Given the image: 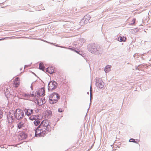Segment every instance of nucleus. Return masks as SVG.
<instances>
[{
    "instance_id": "nucleus-8",
    "label": "nucleus",
    "mask_w": 151,
    "mask_h": 151,
    "mask_svg": "<svg viewBox=\"0 0 151 151\" xmlns=\"http://www.w3.org/2000/svg\"><path fill=\"white\" fill-rule=\"evenodd\" d=\"M37 98H37L36 99L35 98H33V99L34 100H35V102L37 105L40 106L42 105L45 103V102H44L42 100L40 99H38Z\"/></svg>"
},
{
    "instance_id": "nucleus-26",
    "label": "nucleus",
    "mask_w": 151,
    "mask_h": 151,
    "mask_svg": "<svg viewBox=\"0 0 151 151\" xmlns=\"http://www.w3.org/2000/svg\"><path fill=\"white\" fill-rule=\"evenodd\" d=\"M135 20H136V19H133L132 20V22L133 23V24H134L135 22Z\"/></svg>"
},
{
    "instance_id": "nucleus-12",
    "label": "nucleus",
    "mask_w": 151,
    "mask_h": 151,
    "mask_svg": "<svg viewBox=\"0 0 151 151\" xmlns=\"http://www.w3.org/2000/svg\"><path fill=\"white\" fill-rule=\"evenodd\" d=\"M47 71L50 74H52L54 72V68L52 67H48L47 69Z\"/></svg>"
},
{
    "instance_id": "nucleus-20",
    "label": "nucleus",
    "mask_w": 151,
    "mask_h": 151,
    "mask_svg": "<svg viewBox=\"0 0 151 151\" xmlns=\"http://www.w3.org/2000/svg\"><path fill=\"white\" fill-rule=\"evenodd\" d=\"M34 124L36 126H37L40 123V121L38 120H35L34 122Z\"/></svg>"
},
{
    "instance_id": "nucleus-1",
    "label": "nucleus",
    "mask_w": 151,
    "mask_h": 151,
    "mask_svg": "<svg viewBox=\"0 0 151 151\" xmlns=\"http://www.w3.org/2000/svg\"><path fill=\"white\" fill-rule=\"evenodd\" d=\"M11 114H12L11 116L12 118H16L18 119H22L24 115L23 111L19 109H17L15 111H12Z\"/></svg>"
},
{
    "instance_id": "nucleus-10",
    "label": "nucleus",
    "mask_w": 151,
    "mask_h": 151,
    "mask_svg": "<svg viewBox=\"0 0 151 151\" xmlns=\"http://www.w3.org/2000/svg\"><path fill=\"white\" fill-rule=\"evenodd\" d=\"M27 135L22 132H20L18 135L19 138L21 140L25 139Z\"/></svg>"
},
{
    "instance_id": "nucleus-15",
    "label": "nucleus",
    "mask_w": 151,
    "mask_h": 151,
    "mask_svg": "<svg viewBox=\"0 0 151 151\" xmlns=\"http://www.w3.org/2000/svg\"><path fill=\"white\" fill-rule=\"evenodd\" d=\"M111 66L108 65L106 66L104 70L106 73L109 72L111 70Z\"/></svg>"
},
{
    "instance_id": "nucleus-7",
    "label": "nucleus",
    "mask_w": 151,
    "mask_h": 151,
    "mask_svg": "<svg viewBox=\"0 0 151 151\" xmlns=\"http://www.w3.org/2000/svg\"><path fill=\"white\" fill-rule=\"evenodd\" d=\"M20 84V79L19 77L15 78L13 84L14 85V87L16 88L19 87Z\"/></svg>"
},
{
    "instance_id": "nucleus-11",
    "label": "nucleus",
    "mask_w": 151,
    "mask_h": 151,
    "mask_svg": "<svg viewBox=\"0 0 151 151\" xmlns=\"http://www.w3.org/2000/svg\"><path fill=\"white\" fill-rule=\"evenodd\" d=\"M24 111L28 116L31 115L33 113L32 110L29 109H25L24 110Z\"/></svg>"
},
{
    "instance_id": "nucleus-30",
    "label": "nucleus",
    "mask_w": 151,
    "mask_h": 151,
    "mask_svg": "<svg viewBox=\"0 0 151 151\" xmlns=\"http://www.w3.org/2000/svg\"><path fill=\"white\" fill-rule=\"evenodd\" d=\"M27 67V65H25V68H26Z\"/></svg>"
},
{
    "instance_id": "nucleus-16",
    "label": "nucleus",
    "mask_w": 151,
    "mask_h": 151,
    "mask_svg": "<svg viewBox=\"0 0 151 151\" xmlns=\"http://www.w3.org/2000/svg\"><path fill=\"white\" fill-rule=\"evenodd\" d=\"M104 85V83L101 81L99 82L97 84V86L99 88H102L103 87Z\"/></svg>"
},
{
    "instance_id": "nucleus-9",
    "label": "nucleus",
    "mask_w": 151,
    "mask_h": 151,
    "mask_svg": "<svg viewBox=\"0 0 151 151\" xmlns=\"http://www.w3.org/2000/svg\"><path fill=\"white\" fill-rule=\"evenodd\" d=\"M23 96L25 99H27L30 97L35 98L34 92L30 94L29 93H24L23 94Z\"/></svg>"
},
{
    "instance_id": "nucleus-14",
    "label": "nucleus",
    "mask_w": 151,
    "mask_h": 151,
    "mask_svg": "<svg viewBox=\"0 0 151 151\" xmlns=\"http://www.w3.org/2000/svg\"><path fill=\"white\" fill-rule=\"evenodd\" d=\"M118 40L120 42H124L126 40V37H121L120 36L118 38Z\"/></svg>"
},
{
    "instance_id": "nucleus-18",
    "label": "nucleus",
    "mask_w": 151,
    "mask_h": 151,
    "mask_svg": "<svg viewBox=\"0 0 151 151\" xmlns=\"http://www.w3.org/2000/svg\"><path fill=\"white\" fill-rule=\"evenodd\" d=\"M30 120H33L38 119L37 116L36 115H32L29 118Z\"/></svg>"
},
{
    "instance_id": "nucleus-28",
    "label": "nucleus",
    "mask_w": 151,
    "mask_h": 151,
    "mask_svg": "<svg viewBox=\"0 0 151 151\" xmlns=\"http://www.w3.org/2000/svg\"><path fill=\"white\" fill-rule=\"evenodd\" d=\"M69 49H70V50H72L74 51V50H74V49H72V48H69Z\"/></svg>"
},
{
    "instance_id": "nucleus-23",
    "label": "nucleus",
    "mask_w": 151,
    "mask_h": 151,
    "mask_svg": "<svg viewBox=\"0 0 151 151\" xmlns=\"http://www.w3.org/2000/svg\"><path fill=\"white\" fill-rule=\"evenodd\" d=\"M3 116L2 112L0 110V119Z\"/></svg>"
},
{
    "instance_id": "nucleus-21",
    "label": "nucleus",
    "mask_w": 151,
    "mask_h": 151,
    "mask_svg": "<svg viewBox=\"0 0 151 151\" xmlns=\"http://www.w3.org/2000/svg\"><path fill=\"white\" fill-rule=\"evenodd\" d=\"M40 110L39 109H35V111L36 113H37L39 112Z\"/></svg>"
},
{
    "instance_id": "nucleus-29",
    "label": "nucleus",
    "mask_w": 151,
    "mask_h": 151,
    "mask_svg": "<svg viewBox=\"0 0 151 151\" xmlns=\"http://www.w3.org/2000/svg\"><path fill=\"white\" fill-rule=\"evenodd\" d=\"M74 51L76 52L77 53H79V52L78 51H77L76 50H74Z\"/></svg>"
},
{
    "instance_id": "nucleus-27",
    "label": "nucleus",
    "mask_w": 151,
    "mask_h": 151,
    "mask_svg": "<svg viewBox=\"0 0 151 151\" xmlns=\"http://www.w3.org/2000/svg\"><path fill=\"white\" fill-rule=\"evenodd\" d=\"M6 38H7V37H5V38H4L0 39V41L5 40Z\"/></svg>"
},
{
    "instance_id": "nucleus-13",
    "label": "nucleus",
    "mask_w": 151,
    "mask_h": 151,
    "mask_svg": "<svg viewBox=\"0 0 151 151\" xmlns=\"http://www.w3.org/2000/svg\"><path fill=\"white\" fill-rule=\"evenodd\" d=\"M91 51L92 53H94L97 50V48L96 46L94 44H92L91 46Z\"/></svg>"
},
{
    "instance_id": "nucleus-24",
    "label": "nucleus",
    "mask_w": 151,
    "mask_h": 151,
    "mask_svg": "<svg viewBox=\"0 0 151 151\" xmlns=\"http://www.w3.org/2000/svg\"><path fill=\"white\" fill-rule=\"evenodd\" d=\"M58 111L59 112H61L63 111V110L62 109L59 108L58 109Z\"/></svg>"
},
{
    "instance_id": "nucleus-22",
    "label": "nucleus",
    "mask_w": 151,
    "mask_h": 151,
    "mask_svg": "<svg viewBox=\"0 0 151 151\" xmlns=\"http://www.w3.org/2000/svg\"><path fill=\"white\" fill-rule=\"evenodd\" d=\"M9 93V90L8 89H6V91L5 92V93L6 95H7Z\"/></svg>"
},
{
    "instance_id": "nucleus-2",
    "label": "nucleus",
    "mask_w": 151,
    "mask_h": 151,
    "mask_svg": "<svg viewBox=\"0 0 151 151\" xmlns=\"http://www.w3.org/2000/svg\"><path fill=\"white\" fill-rule=\"evenodd\" d=\"M39 126L46 131V130H48L49 129V128L50 127L49 122L47 120H43L41 122Z\"/></svg>"
},
{
    "instance_id": "nucleus-25",
    "label": "nucleus",
    "mask_w": 151,
    "mask_h": 151,
    "mask_svg": "<svg viewBox=\"0 0 151 151\" xmlns=\"http://www.w3.org/2000/svg\"><path fill=\"white\" fill-rule=\"evenodd\" d=\"M130 141L131 142H135V140L134 139H131L130 140Z\"/></svg>"
},
{
    "instance_id": "nucleus-17",
    "label": "nucleus",
    "mask_w": 151,
    "mask_h": 151,
    "mask_svg": "<svg viewBox=\"0 0 151 151\" xmlns=\"http://www.w3.org/2000/svg\"><path fill=\"white\" fill-rule=\"evenodd\" d=\"M25 125L24 123L22 122H21L17 124V127L18 128L20 129L22 128L23 127H24Z\"/></svg>"
},
{
    "instance_id": "nucleus-19",
    "label": "nucleus",
    "mask_w": 151,
    "mask_h": 151,
    "mask_svg": "<svg viewBox=\"0 0 151 151\" xmlns=\"http://www.w3.org/2000/svg\"><path fill=\"white\" fill-rule=\"evenodd\" d=\"M45 68L44 66V65L43 64V63H40V65H39L40 69L43 70H44Z\"/></svg>"
},
{
    "instance_id": "nucleus-4",
    "label": "nucleus",
    "mask_w": 151,
    "mask_h": 151,
    "mask_svg": "<svg viewBox=\"0 0 151 151\" xmlns=\"http://www.w3.org/2000/svg\"><path fill=\"white\" fill-rule=\"evenodd\" d=\"M59 98V96L57 93H52L50 96L49 102L50 104H54L57 102Z\"/></svg>"
},
{
    "instance_id": "nucleus-5",
    "label": "nucleus",
    "mask_w": 151,
    "mask_h": 151,
    "mask_svg": "<svg viewBox=\"0 0 151 151\" xmlns=\"http://www.w3.org/2000/svg\"><path fill=\"white\" fill-rule=\"evenodd\" d=\"M45 91L44 88H41L39 89L38 91L34 92L35 97L36 99L41 96H43L45 95Z\"/></svg>"
},
{
    "instance_id": "nucleus-6",
    "label": "nucleus",
    "mask_w": 151,
    "mask_h": 151,
    "mask_svg": "<svg viewBox=\"0 0 151 151\" xmlns=\"http://www.w3.org/2000/svg\"><path fill=\"white\" fill-rule=\"evenodd\" d=\"M48 88L49 89H53L56 87V83L54 81L50 82L48 85Z\"/></svg>"
},
{
    "instance_id": "nucleus-3",
    "label": "nucleus",
    "mask_w": 151,
    "mask_h": 151,
    "mask_svg": "<svg viewBox=\"0 0 151 151\" xmlns=\"http://www.w3.org/2000/svg\"><path fill=\"white\" fill-rule=\"evenodd\" d=\"M46 131L38 126L35 131V136L36 137H43L45 135Z\"/></svg>"
}]
</instances>
